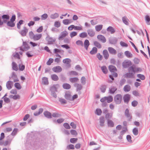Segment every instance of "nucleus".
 <instances>
[{"label": "nucleus", "mask_w": 150, "mask_h": 150, "mask_svg": "<svg viewBox=\"0 0 150 150\" xmlns=\"http://www.w3.org/2000/svg\"><path fill=\"white\" fill-rule=\"evenodd\" d=\"M135 67L134 66L129 67L128 69L129 72L125 74L124 77L129 78H134V76L135 73Z\"/></svg>", "instance_id": "obj_1"}, {"label": "nucleus", "mask_w": 150, "mask_h": 150, "mask_svg": "<svg viewBox=\"0 0 150 150\" xmlns=\"http://www.w3.org/2000/svg\"><path fill=\"white\" fill-rule=\"evenodd\" d=\"M59 88V84L54 85L50 88V91H51L52 96L55 98H56L57 95L55 92H57V89Z\"/></svg>", "instance_id": "obj_2"}, {"label": "nucleus", "mask_w": 150, "mask_h": 150, "mask_svg": "<svg viewBox=\"0 0 150 150\" xmlns=\"http://www.w3.org/2000/svg\"><path fill=\"white\" fill-rule=\"evenodd\" d=\"M122 99V95L120 94H117L114 96V100L116 104H119L121 103Z\"/></svg>", "instance_id": "obj_3"}, {"label": "nucleus", "mask_w": 150, "mask_h": 150, "mask_svg": "<svg viewBox=\"0 0 150 150\" xmlns=\"http://www.w3.org/2000/svg\"><path fill=\"white\" fill-rule=\"evenodd\" d=\"M1 18L3 21L1 20L0 17V25H3L4 23H6L7 22V20L9 19L10 17L8 14H4L2 16Z\"/></svg>", "instance_id": "obj_4"}, {"label": "nucleus", "mask_w": 150, "mask_h": 150, "mask_svg": "<svg viewBox=\"0 0 150 150\" xmlns=\"http://www.w3.org/2000/svg\"><path fill=\"white\" fill-rule=\"evenodd\" d=\"M30 48L28 44L26 42H23V45L20 47V50L22 51H27Z\"/></svg>", "instance_id": "obj_5"}, {"label": "nucleus", "mask_w": 150, "mask_h": 150, "mask_svg": "<svg viewBox=\"0 0 150 150\" xmlns=\"http://www.w3.org/2000/svg\"><path fill=\"white\" fill-rule=\"evenodd\" d=\"M125 116L128 118V121H130L132 119V116L129 112V110L128 108L126 109L125 112Z\"/></svg>", "instance_id": "obj_6"}, {"label": "nucleus", "mask_w": 150, "mask_h": 150, "mask_svg": "<svg viewBox=\"0 0 150 150\" xmlns=\"http://www.w3.org/2000/svg\"><path fill=\"white\" fill-rule=\"evenodd\" d=\"M46 40L49 44H53L56 40L55 38L51 37L49 35H47L46 37Z\"/></svg>", "instance_id": "obj_7"}, {"label": "nucleus", "mask_w": 150, "mask_h": 150, "mask_svg": "<svg viewBox=\"0 0 150 150\" xmlns=\"http://www.w3.org/2000/svg\"><path fill=\"white\" fill-rule=\"evenodd\" d=\"M28 31V29L26 27L24 26L23 27V30L19 32V33L22 36H26V34Z\"/></svg>", "instance_id": "obj_8"}, {"label": "nucleus", "mask_w": 150, "mask_h": 150, "mask_svg": "<svg viewBox=\"0 0 150 150\" xmlns=\"http://www.w3.org/2000/svg\"><path fill=\"white\" fill-rule=\"evenodd\" d=\"M130 95L128 94H127L125 95L123 97L124 103L127 104L128 103L130 100Z\"/></svg>", "instance_id": "obj_9"}, {"label": "nucleus", "mask_w": 150, "mask_h": 150, "mask_svg": "<svg viewBox=\"0 0 150 150\" xmlns=\"http://www.w3.org/2000/svg\"><path fill=\"white\" fill-rule=\"evenodd\" d=\"M131 65V62L130 61H124L122 63V66L124 68H127Z\"/></svg>", "instance_id": "obj_10"}, {"label": "nucleus", "mask_w": 150, "mask_h": 150, "mask_svg": "<svg viewBox=\"0 0 150 150\" xmlns=\"http://www.w3.org/2000/svg\"><path fill=\"white\" fill-rule=\"evenodd\" d=\"M98 40L103 43H105L106 42V39L105 37L101 35H99L97 36Z\"/></svg>", "instance_id": "obj_11"}, {"label": "nucleus", "mask_w": 150, "mask_h": 150, "mask_svg": "<svg viewBox=\"0 0 150 150\" xmlns=\"http://www.w3.org/2000/svg\"><path fill=\"white\" fill-rule=\"evenodd\" d=\"M52 70L55 72L59 73L62 71V69L60 66H58L54 67Z\"/></svg>", "instance_id": "obj_12"}, {"label": "nucleus", "mask_w": 150, "mask_h": 150, "mask_svg": "<svg viewBox=\"0 0 150 150\" xmlns=\"http://www.w3.org/2000/svg\"><path fill=\"white\" fill-rule=\"evenodd\" d=\"M68 34L67 32L66 31H64L63 32H62L58 38L59 40H60L62 39L63 38L65 37Z\"/></svg>", "instance_id": "obj_13"}, {"label": "nucleus", "mask_w": 150, "mask_h": 150, "mask_svg": "<svg viewBox=\"0 0 150 150\" xmlns=\"http://www.w3.org/2000/svg\"><path fill=\"white\" fill-rule=\"evenodd\" d=\"M71 60L69 58H66L63 60V62L64 63L66 64H67V66L68 67H71V64L70 63L71 62Z\"/></svg>", "instance_id": "obj_14"}, {"label": "nucleus", "mask_w": 150, "mask_h": 150, "mask_svg": "<svg viewBox=\"0 0 150 150\" xmlns=\"http://www.w3.org/2000/svg\"><path fill=\"white\" fill-rule=\"evenodd\" d=\"M117 89V88L116 87L112 86L109 88V93L110 94H114Z\"/></svg>", "instance_id": "obj_15"}, {"label": "nucleus", "mask_w": 150, "mask_h": 150, "mask_svg": "<svg viewBox=\"0 0 150 150\" xmlns=\"http://www.w3.org/2000/svg\"><path fill=\"white\" fill-rule=\"evenodd\" d=\"M64 97L67 100L71 101V96L69 92H67L65 93Z\"/></svg>", "instance_id": "obj_16"}, {"label": "nucleus", "mask_w": 150, "mask_h": 150, "mask_svg": "<svg viewBox=\"0 0 150 150\" xmlns=\"http://www.w3.org/2000/svg\"><path fill=\"white\" fill-rule=\"evenodd\" d=\"M42 36L41 34H36L34 35L33 39L35 41H36L39 40Z\"/></svg>", "instance_id": "obj_17"}, {"label": "nucleus", "mask_w": 150, "mask_h": 150, "mask_svg": "<svg viewBox=\"0 0 150 150\" xmlns=\"http://www.w3.org/2000/svg\"><path fill=\"white\" fill-rule=\"evenodd\" d=\"M44 116L47 118L50 119L52 118L51 113L48 111H45L43 113Z\"/></svg>", "instance_id": "obj_18"}, {"label": "nucleus", "mask_w": 150, "mask_h": 150, "mask_svg": "<svg viewBox=\"0 0 150 150\" xmlns=\"http://www.w3.org/2000/svg\"><path fill=\"white\" fill-rule=\"evenodd\" d=\"M88 34V35L91 37H93L95 35V32L92 29H89L87 30Z\"/></svg>", "instance_id": "obj_19"}, {"label": "nucleus", "mask_w": 150, "mask_h": 150, "mask_svg": "<svg viewBox=\"0 0 150 150\" xmlns=\"http://www.w3.org/2000/svg\"><path fill=\"white\" fill-rule=\"evenodd\" d=\"M108 50L110 54H115L117 53L116 51L112 47H109Z\"/></svg>", "instance_id": "obj_20"}, {"label": "nucleus", "mask_w": 150, "mask_h": 150, "mask_svg": "<svg viewBox=\"0 0 150 150\" xmlns=\"http://www.w3.org/2000/svg\"><path fill=\"white\" fill-rule=\"evenodd\" d=\"M99 120L100 126L101 127L104 126V123L105 121L104 117L103 116L101 117L100 118Z\"/></svg>", "instance_id": "obj_21"}, {"label": "nucleus", "mask_w": 150, "mask_h": 150, "mask_svg": "<svg viewBox=\"0 0 150 150\" xmlns=\"http://www.w3.org/2000/svg\"><path fill=\"white\" fill-rule=\"evenodd\" d=\"M131 89V87L130 86L128 85L127 84L125 85L123 88V90L124 91L126 92H128L130 91Z\"/></svg>", "instance_id": "obj_22"}, {"label": "nucleus", "mask_w": 150, "mask_h": 150, "mask_svg": "<svg viewBox=\"0 0 150 150\" xmlns=\"http://www.w3.org/2000/svg\"><path fill=\"white\" fill-rule=\"evenodd\" d=\"M90 45V43L88 40H86L84 42V48L86 50H88V48Z\"/></svg>", "instance_id": "obj_23"}, {"label": "nucleus", "mask_w": 150, "mask_h": 150, "mask_svg": "<svg viewBox=\"0 0 150 150\" xmlns=\"http://www.w3.org/2000/svg\"><path fill=\"white\" fill-rule=\"evenodd\" d=\"M103 53L105 58L106 59H108L109 56V54L107 50H103Z\"/></svg>", "instance_id": "obj_24"}, {"label": "nucleus", "mask_w": 150, "mask_h": 150, "mask_svg": "<svg viewBox=\"0 0 150 150\" xmlns=\"http://www.w3.org/2000/svg\"><path fill=\"white\" fill-rule=\"evenodd\" d=\"M74 86L76 87L77 91L81 90L82 88V86L80 84L76 83L74 84Z\"/></svg>", "instance_id": "obj_25"}, {"label": "nucleus", "mask_w": 150, "mask_h": 150, "mask_svg": "<svg viewBox=\"0 0 150 150\" xmlns=\"http://www.w3.org/2000/svg\"><path fill=\"white\" fill-rule=\"evenodd\" d=\"M109 70L111 73L117 71V69L116 67L112 65L109 66Z\"/></svg>", "instance_id": "obj_26"}, {"label": "nucleus", "mask_w": 150, "mask_h": 150, "mask_svg": "<svg viewBox=\"0 0 150 150\" xmlns=\"http://www.w3.org/2000/svg\"><path fill=\"white\" fill-rule=\"evenodd\" d=\"M13 82L11 81H7L6 83V87L7 88L10 90L12 88L11 85L12 84Z\"/></svg>", "instance_id": "obj_27"}, {"label": "nucleus", "mask_w": 150, "mask_h": 150, "mask_svg": "<svg viewBox=\"0 0 150 150\" xmlns=\"http://www.w3.org/2000/svg\"><path fill=\"white\" fill-rule=\"evenodd\" d=\"M11 78L13 79V82H14L19 81V80L18 79L16 75L15 74V73L14 72L12 73Z\"/></svg>", "instance_id": "obj_28"}, {"label": "nucleus", "mask_w": 150, "mask_h": 150, "mask_svg": "<svg viewBox=\"0 0 150 150\" xmlns=\"http://www.w3.org/2000/svg\"><path fill=\"white\" fill-rule=\"evenodd\" d=\"M117 41V39L115 38H112L109 40V42L112 44H115Z\"/></svg>", "instance_id": "obj_29"}, {"label": "nucleus", "mask_w": 150, "mask_h": 150, "mask_svg": "<svg viewBox=\"0 0 150 150\" xmlns=\"http://www.w3.org/2000/svg\"><path fill=\"white\" fill-rule=\"evenodd\" d=\"M43 110V109L42 108H40L39 109L38 112L36 111L34 113V115L35 116H38L42 113Z\"/></svg>", "instance_id": "obj_30"}, {"label": "nucleus", "mask_w": 150, "mask_h": 150, "mask_svg": "<svg viewBox=\"0 0 150 150\" xmlns=\"http://www.w3.org/2000/svg\"><path fill=\"white\" fill-rule=\"evenodd\" d=\"M12 68L13 70L16 71L18 70V67L17 64L14 62H13L12 64Z\"/></svg>", "instance_id": "obj_31"}, {"label": "nucleus", "mask_w": 150, "mask_h": 150, "mask_svg": "<svg viewBox=\"0 0 150 150\" xmlns=\"http://www.w3.org/2000/svg\"><path fill=\"white\" fill-rule=\"evenodd\" d=\"M97 49L96 47H93L91 51L90 52V53L91 54H94L97 53Z\"/></svg>", "instance_id": "obj_32"}, {"label": "nucleus", "mask_w": 150, "mask_h": 150, "mask_svg": "<svg viewBox=\"0 0 150 150\" xmlns=\"http://www.w3.org/2000/svg\"><path fill=\"white\" fill-rule=\"evenodd\" d=\"M62 87L63 88L65 89H69L71 88L70 85L67 83H64L63 84Z\"/></svg>", "instance_id": "obj_33"}, {"label": "nucleus", "mask_w": 150, "mask_h": 150, "mask_svg": "<svg viewBox=\"0 0 150 150\" xmlns=\"http://www.w3.org/2000/svg\"><path fill=\"white\" fill-rule=\"evenodd\" d=\"M106 100L107 101V102L108 103H110L112 101L113 98L112 96H106Z\"/></svg>", "instance_id": "obj_34"}, {"label": "nucleus", "mask_w": 150, "mask_h": 150, "mask_svg": "<svg viewBox=\"0 0 150 150\" xmlns=\"http://www.w3.org/2000/svg\"><path fill=\"white\" fill-rule=\"evenodd\" d=\"M6 23L7 26L9 27H13L15 26V23L11 21H7Z\"/></svg>", "instance_id": "obj_35"}, {"label": "nucleus", "mask_w": 150, "mask_h": 150, "mask_svg": "<svg viewBox=\"0 0 150 150\" xmlns=\"http://www.w3.org/2000/svg\"><path fill=\"white\" fill-rule=\"evenodd\" d=\"M52 79L55 81H57L59 79V78L58 76L55 74H53L51 76Z\"/></svg>", "instance_id": "obj_36"}, {"label": "nucleus", "mask_w": 150, "mask_h": 150, "mask_svg": "<svg viewBox=\"0 0 150 150\" xmlns=\"http://www.w3.org/2000/svg\"><path fill=\"white\" fill-rule=\"evenodd\" d=\"M113 113H107L105 115V118L107 120H109V119L111 118L112 116Z\"/></svg>", "instance_id": "obj_37"}, {"label": "nucleus", "mask_w": 150, "mask_h": 150, "mask_svg": "<svg viewBox=\"0 0 150 150\" xmlns=\"http://www.w3.org/2000/svg\"><path fill=\"white\" fill-rule=\"evenodd\" d=\"M9 97L10 98H12L14 100H16L17 99H19L20 98V96L18 95H10L9 96Z\"/></svg>", "instance_id": "obj_38"}, {"label": "nucleus", "mask_w": 150, "mask_h": 150, "mask_svg": "<svg viewBox=\"0 0 150 150\" xmlns=\"http://www.w3.org/2000/svg\"><path fill=\"white\" fill-rule=\"evenodd\" d=\"M108 31L110 32L111 34H113L115 32V30L111 26H109L107 29Z\"/></svg>", "instance_id": "obj_39"}, {"label": "nucleus", "mask_w": 150, "mask_h": 150, "mask_svg": "<svg viewBox=\"0 0 150 150\" xmlns=\"http://www.w3.org/2000/svg\"><path fill=\"white\" fill-rule=\"evenodd\" d=\"M102 25H99L95 26V29L97 31L99 32L102 29Z\"/></svg>", "instance_id": "obj_40"}, {"label": "nucleus", "mask_w": 150, "mask_h": 150, "mask_svg": "<svg viewBox=\"0 0 150 150\" xmlns=\"http://www.w3.org/2000/svg\"><path fill=\"white\" fill-rule=\"evenodd\" d=\"M125 55L128 58H131L132 57V54L129 51H127L125 52Z\"/></svg>", "instance_id": "obj_41"}, {"label": "nucleus", "mask_w": 150, "mask_h": 150, "mask_svg": "<svg viewBox=\"0 0 150 150\" xmlns=\"http://www.w3.org/2000/svg\"><path fill=\"white\" fill-rule=\"evenodd\" d=\"M107 86L105 85H102L100 88L101 92L102 93H104L105 91Z\"/></svg>", "instance_id": "obj_42"}, {"label": "nucleus", "mask_w": 150, "mask_h": 150, "mask_svg": "<svg viewBox=\"0 0 150 150\" xmlns=\"http://www.w3.org/2000/svg\"><path fill=\"white\" fill-rule=\"evenodd\" d=\"M78 80V78L77 77L71 78L69 79V81L72 83L77 82Z\"/></svg>", "instance_id": "obj_43"}, {"label": "nucleus", "mask_w": 150, "mask_h": 150, "mask_svg": "<svg viewBox=\"0 0 150 150\" xmlns=\"http://www.w3.org/2000/svg\"><path fill=\"white\" fill-rule=\"evenodd\" d=\"M94 45L96 47L98 48L99 49L101 48L102 47V46L101 45L98 41H95L94 42Z\"/></svg>", "instance_id": "obj_44"}, {"label": "nucleus", "mask_w": 150, "mask_h": 150, "mask_svg": "<svg viewBox=\"0 0 150 150\" xmlns=\"http://www.w3.org/2000/svg\"><path fill=\"white\" fill-rule=\"evenodd\" d=\"M122 19L123 22L124 24L127 25H129V23L127 21V20H128V19L126 16L122 17Z\"/></svg>", "instance_id": "obj_45"}, {"label": "nucleus", "mask_w": 150, "mask_h": 150, "mask_svg": "<svg viewBox=\"0 0 150 150\" xmlns=\"http://www.w3.org/2000/svg\"><path fill=\"white\" fill-rule=\"evenodd\" d=\"M101 69L103 72L105 74H106L107 73L108 70L106 67L104 66L101 67Z\"/></svg>", "instance_id": "obj_46"}, {"label": "nucleus", "mask_w": 150, "mask_h": 150, "mask_svg": "<svg viewBox=\"0 0 150 150\" xmlns=\"http://www.w3.org/2000/svg\"><path fill=\"white\" fill-rule=\"evenodd\" d=\"M59 16V15L57 13H55L51 15L50 17L52 19H55L58 18Z\"/></svg>", "instance_id": "obj_47"}, {"label": "nucleus", "mask_w": 150, "mask_h": 150, "mask_svg": "<svg viewBox=\"0 0 150 150\" xmlns=\"http://www.w3.org/2000/svg\"><path fill=\"white\" fill-rule=\"evenodd\" d=\"M42 83L45 85H47L49 83L48 79L46 77H44L42 79Z\"/></svg>", "instance_id": "obj_48"}, {"label": "nucleus", "mask_w": 150, "mask_h": 150, "mask_svg": "<svg viewBox=\"0 0 150 150\" xmlns=\"http://www.w3.org/2000/svg\"><path fill=\"white\" fill-rule=\"evenodd\" d=\"M88 36L87 33L86 32H82L79 34V37L82 38H84Z\"/></svg>", "instance_id": "obj_49"}, {"label": "nucleus", "mask_w": 150, "mask_h": 150, "mask_svg": "<svg viewBox=\"0 0 150 150\" xmlns=\"http://www.w3.org/2000/svg\"><path fill=\"white\" fill-rule=\"evenodd\" d=\"M145 19L146 24L148 25H150V18L148 15H146L145 16Z\"/></svg>", "instance_id": "obj_50"}, {"label": "nucleus", "mask_w": 150, "mask_h": 150, "mask_svg": "<svg viewBox=\"0 0 150 150\" xmlns=\"http://www.w3.org/2000/svg\"><path fill=\"white\" fill-rule=\"evenodd\" d=\"M108 120V125L109 127H113L114 126V124L112 121L111 120Z\"/></svg>", "instance_id": "obj_51"}, {"label": "nucleus", "mask_w": 150, "mask_h": 150, "mask_svg": "<svg viewBox=\"0 0 150 150\" xmlns=\"http://www.w3.org/2000/svg\"><path fill=\"white\" fill-rule=\"evenodd\" d=\"M137 77L139 78L140 79L142 80H144L145 79V77L144 76L141 74H137Z\"/></svg>", "instance_id": "obj_52"}, {"label": "nucleus", "mask_w": 150, "mask_h": 150, "mask_svg": "<svg viewBox=\"0 0 150 150\" xmlns=\"http://www.w3.org/2000/svg\"><path fill=\"white\" fill-rule=\"evenodd\" d=\"M61 115L57 113V112H54L52 113V116L54 117H61Z\"/></svg>", "instance_id": "obj_53"}, {"label": "nucleus", "mask_w": 150, "mask_h": 150, "mask_svg": "<svg viewBox=\"0 0 150 150\" xmlns=\"http://www.w3.org/2000/svg\"><path fill=\"white\" fill-rule=\"evenodd\" d=\"M133 134L135 135H137L138 134V129L137 128H134L133 129Z\"/></svg>", "instance_id": "obj_54"}, {"label": "nucleus", "mask_w": 150, "mask_h": 150, "mask_svg": "<svg viewBox=\"0 0 150 150\" xmlns=\"http://www.w3.org/2000/svg\"><path fill=\"white\" fill-rule=\"evenodd\" d=\"M102 113V111L101 109H96V111L95 112V113L98 115H101Z\"/></svg>", "instance_id": "obj_55"}, {"label": "nucleus", "mask_w": 150, "mask_h": 150, "mask_svg": "<svg viewBox=\"0 0 150 150\" xmlns=\"http://www.w3.org/2000/svg\"><path fill=\"white\" fill-rule=\"evenodd\" d=\"M15 87L18 89L20 90L21 88V86L18 83H16L14 84Z\"/></svg>", "instance_id": "obj_56"}, {"label": "nucleus", "mask_w": 150, "mask_h": 150, "mask_svg": "<svg viewBox=\"0 0 150 150\" xmlns=\"http://www.w3.org/2000/svg\"><path fill=\"white\" fill-rule=\"evenodd\" d=\"M76 44L78 45H80L83 47V42L80 40H78L76 42Z\"/></svg>", "instance_id": "obj_57"}, {"label": "nucleus", "mask_w": 150, "mask_h": 150, "mask_svg": "<svg viewBox=\"0 0 150 150\" xmlns=\"http://www.w3.org/2000/svg\"><path fill=\"white\" fill-rule=\"evenodd\" d=\"M12 139L9 140H6L3 143V145L4 146H6L9 145L11 142Z\"/></svg>", "instance_id": "obj_58"}, {"label": "nucleus", "mask_w": 150, "mask_h": 150, "mask_svg": "<svg viewBox=\"0 0 150 150\" xmlns=\"http://www.w3.org/2000/svg\"><path fill=\"white\" fill-rule=\"evenodd\" d=\"M54 59H53L50 58L47 62V64L48 65H50L53 62Z\"/></svg>", "instance_id": "obj_59"}, {"label": "nucleus", "mask_w": 150, "mask_h": 150, "mask_svg": "<svg viewBox=\"0 0 150 150\" xmlns=\"http://www.w3.org/2000/svg\"><path fill=\"white\" fill-rule=\"evenodd\" d=\"M59 101L62 104H65L67 103V101L64 99L59 98Z\"/></svg>", "instance_id": "obj_60"}, {"label": "nucleus", "mask_w": 150, "mask_h": 150, "mask_svg": "<svg viewBox=\"0 0 150 150\" xmlns=\"http://www.w3.org/2000/svg\"><path fill=\"white\" fill-rule=\"evenodd\" d=\"M48 15L47 13H44L41 16V19L45 20L48 17Z\"/></svg>", "instance_id": "obj_61"}, {"label": "nucleus", "mask_w": 150, "mask_h": 150, "mask_svg": "<svg viewBox=\"0 0 150 150\" xmlns=\"http://www.w3.org/2000/svg\"><path fill=\"white\" fill-rule=\"evenodd\" d=\"M78 140L77 138H72L70 139V142L72 143H75Z\"/></svg>", "instance_id": "obj_62"}, {"label": "nucleus", "mask_w": 150, "mask_h": 150, "mask_svg": "<svg viewBox=\"0 0 150 150\" xmlns=\"http://www.w3.org/2000/svg\"><path fill=\"white\" fill-rule=\"evenodd\" d=\"M127 141L129 143H132V141L131 139L132 137L131 136L129 135H128L127 136Z\"/></svg>", "instance_id": "obj_63"}, {"label": "nucleus", "mask_w": 150, "mask_h": 150, "mask_svg": "<svg viewBox=\"0 0 150 150\" xmlns=\"http://www.w3.org/2000/svg\"><path fill=\"white\" fill-rule=\"evenodd\" d=\"M67 148L68 149H74V146L73 145L70 144L67 145Z\"/></svg>", "instance_id": "obj_64"}]
</instances>
